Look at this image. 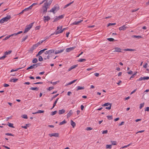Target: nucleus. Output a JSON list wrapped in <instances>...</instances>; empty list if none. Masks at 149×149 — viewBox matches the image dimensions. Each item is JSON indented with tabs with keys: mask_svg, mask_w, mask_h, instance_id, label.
<instances>
[{
	"mask_svg": "<svg viewBox=\"0 0 149 149\" xmlns=\"http://www.w3.org/2000/svg\"><path fill=\"white\" fill-rule=\"evenodd\" d=\"M11 18V16L10 15H8L6 17L3 18L0 20V23H3L4 22H7Z\"/></svg>",
	"mask_w": 149,
	"mask_h": 149,
	"instance_id": "1",
	"label": "nucleus"
},
{
	"mask_svg": "<svg viewBox=\"0 0 149 149\" xmlns=\"http://www.w3.org/2000/svg\"><path fill=\"white\" fill-rule=\"evenodd\" d=\"M49 6H48V4H46L45 3H44L42 7L43 14L45 13H47V9L48 8H49Z\"/></svg>",
	"mask_w": 149,
	"mask_h": 149,
	"instance_id": "2",
	"label": "nucleus"
},
{
	"mask_svg": "<svg viewBox=\"0 0 149 149\" xmlns=\"http://www.w3.org/2000/svg\"><path fill=\"white\" fill-rule=\"evenodd\" d=\"M109 106L108 107H107L105 108V109H110L112 106L111 103H109L108 102L105 103L104 104L102 105V106L103 107L107 106Z\"/></svg>",
	"mask_w": 149,
	"mask_h": 149,
	"instance_id": "3",
	"label": "nucleus"
},
{
	"mask_svg": "<svg viewBox=\"0 0 149 149\" xmlns=\"http://www.w3.org/2000/svg\"><path fill=\"white\" fill-rule=\"evenodd\" d=\"M66 29L65 28H64L62 30H58V31H55L54 33H52L51 34V35L49 36V37L51 36H52L54 35L55 34L56 35H57L59 33H62L63 31Z\"/></svg>",
	"mask_w": 149,
	"mask_h": 149,
	"instance_id": "4",
	"label": "nucleus"
},
{
	"mask_svg": "<svg viewBox=\"0 0 149 149\" xmlns=\"http://www.w3.org/2000/svg\"><path fill=\"white\" fill-rule=\"evenodd\" d=\"M55 50L54 49H51L47 51L44 53L45 55H50L54 52Z\"/></svg>",
	"mask_w": 149,
	"mask_h": 149,
	"instance_id": "5",
	"label": "nucleus"
},
{
	"mask_svg": "<svg viewBox=\"0 0 149 149\" xmlns=\"http://www.w3.org/2000/svg\"><path fill=\"white\" fill-rule=\"evenodd\" d=\"M49 135L51 137L52 136H55V137H58L59 134L57 133H52L49 134Z\"/></svg>",
	"mask_w": 149,
	"mask_h": 149,
	"instance_id": "6",
	"label": "nucleus"
},
{
	"mask_svg": "<svg viewBox=\"0 0 149 149\" xmlns=\"http://www.w3.org/2000/svg\"><path fill=\"white\" fill-rule=\"evenodd\" d=\"M128 27L126 26L125 25H123L122 26H121L119 28V30L120 31H124Z\"/></svg>",
	"mask_w": 149,
	"mask_h": 149,
	"instance_id": "7",
	"label": "nucleus"
},
{
	"mask_svg": "<svg viewBox=\"0 0 149 149\" xmlns=\"http://www.w3.org/2000/svg\"><path fill=\"white\" fill-rule=\"evenodd\" d=\"M75 47H74L66 48L65 49V51L67 52H70V51L73 50Z\"/></svg>",
	"mask_w": 149,
	"mask_h": 149,
	"instance_id": "8",
	"label": "nucleus"
},
{
	"mask_svg": "<svg viewBox=\"0 0 149 149\" xmlns=\"http://www.w3.org/2000/svg\"><path fill=\"white\" fill-rule=\"evenodd\" d=\"M115 50L114 51V52H122V49L120 48L117 47H116L115 48Z\"/></svg>",
	"mask_w": 149,
	"mask_h": 149,
	"instance_id": "9",
	"label": "nucleus"
},
{
	"mask_svg": "<svg viewBox=\"0 0 149 149\" xmlns=\"http://www.w3.org/2000/svg\"><path fill=\"white\" fill-rule=\"evenodd\" d=\"M47 1H46V2L44 3L46 4H48V6H50L53 0H47Z\"/></svg>",
	"mask_w": 149,
	"mask_h": 149,
	"instance_id": "10",
	"label": "nucleus"
},
{
	"mask_svg": "<svg viewBox=\"0 0 149 149\" xmlns=\"http://www.w3.org/2000/svg\"><path fill=\"white\" fill-rule=\"evenodd\" d=\"M149 79V77H141L139 79H138L137 81H141L142 80H144L145 79Z\"/></svg>",
	"mask_w": 149,
	"mask_h": 149,
	"instance_id": "11",
	"label": "nucleus"
},
{
	"mask_svg": "<svg viewBox=\"0 0 149 149\" xmlns=\"http://www.w3.org/2000/svg\"><path fill=\"white\" fill-rule=\"evenodd\" d=\"M73 112L72 110H70L67 114V118H68L72 114Z\"/></svg>",
	"mask_w": 149,
	"mask_h": 149,
	"instance_id": "12",
	"label": "nucleus"
},
{
	"mask_svg": "<svg viewBox=\"0 0 149 149\" xmlns=\"http://www.w3.org/2000/svg\"><path fill=\"white\" fill-rule=\"evenodd\" d=\"M47 49V48H45L44 49H42L40 50L38 53V54L36 56H37L38 55H40L43 52L45 51V50Z\"/></svg>",
	"mask_w": 149,
	"mask_h": 149,
	"instance_id": "13",
	"label": "nucleus"
},
{
	"mask_svg": "<svg viewBox=\"0 0 149 149\" xmlns=\"http://www.w3.org/2000/svg\"><path fill=\"white\" fill-rule=\"evenodd\" d=\"M64 50V49H62L60 50H56V51H54V53L55 54H58L60 53L63 52Z\"/></svg>",
	"mask_w": 149,
	"mask_h": 149,
	"instance_id": "14",
	"label": "nucleus"
},
{
	"mask_svg": "<svg viewBox=\"0 0 149 149\" xmlns=\"http://www.w3.org/2000/svg\"><path fill=\"white\" fill-rule=\"evenodd\" d=\"M44 17L45 18V19H44V20L45 22L46 21H49L50 19V17L48 16H44Z\"/></svg>",
	"mask_w": 149,
	"mask_h": 149,
	"instance_id": "15",
	"label": "nucleus"
},
{
	"mask_svg": "<svg viewBox=\"0 0 149 149\" xmlns=\"http://www.w3.org/2000/svg\"><path fill=\"white\" fill-rule=\"evenodd\" d=\"M53 8L55 11H57L59 9V6L58 5L56 4L54 6Z\"/></svg>",
	"mask_w": 149,
	"mask_h": 149,
	"instance_id": "16",
	"label": "nucleus"
},
{
	"mask_svg": "<svg viewBox=\"0 0 149 149\" xmlns=\"http://www.w3.org/2000/svg\"><path fill=\"white\" fill-rule=\"evenodd\" d=\"M65 112V110L63 109L61 110H59L58 111V114L60 115L64 113Z\"/></svg>",
	"mask_w": 149,
	"mask_h": 149,
	"instance_id": "17",
	"label": "nucleus"
},
{
	"mask_svg": "<svg viewBox=\"0 0 149 149\" xmlns=\"http://www.w3.org/2000/svg\"><path fill=\"white\" fill-rule=\"evenodd\" d=\"M30 125H31V124H26L25 126H21V127L22 128H24L25 129H26L28 127H29Z\"/></svg>",
	"mask_w": 149,
	"mask_h": 149,
	"instance_id": "18",
	"label": "nucleus"
},
{
	"mask_svg": "<svg viewBox=\"0 0 149 149\" xmlns=\"http://www.w3.org/2000/svg\"><path fill=\"white\" fill-rule=\"evenodd\" d=\"M132 38H135L138 39H139L141 38H142V36H136V35H133L132 36Z\"/></svg>",
	"mask_w": 149,
	"mask_h": 149,
	"instance_id": "19",
	"label": "nucleus"
},
{
	"mask_svg": "<svg viewBox=\"0 0 149 149\" xmlns=\"http://www.w3.org/2000/svg\"><path fill=\"white\" fill-rule=\"evenodd\" d=\"M84 89V86L81 87L80 86H78L77 87L76 90L77 91L80 90Z\"/></svg>",
	"mask_w": 149,
	"mask_h": 149,
	"instance_id": "20",
	"label": "nucleus"
},
{
	"mask_svg": "<svg viewBox=\"0 0 149 149\" xmlns=\"http://www.w3.org/2000/svg\"><path fill=\"white\" fill-rule=\"evenodd\" d=\"M18 80V79H14V78H13V79H11L10 80V82H17Z\"/></svg>",
	"mask_w": 149,
	"mask_h": 149,
	"instance_id": "21",
	"label": "nucleus"
},
{
	"mask_svg": "<svg viewBox=\"0 0 149 149\" xmlns=\"http://www.w3.org/2000/svg\"><path fill=\"white\" fill-rule=\"evenodd\" d=\"M71 125L72 126L73 128H74L76 125L75 123L73 122L72 120H71Z\"/></svg>",
	"mask_w": 149,
	"mask_h": 149,
	"instance_id": "22",
	"label": "nucleus"
},
{
	"mask_svg": "<svg viewBox=\"0 0 149 149\" xmlns=\"http://www.w3.org/2000/svg\"><path fill=\"white\" fill-rule=\"evenodd\" d=\"M29 89L33 91L36 90L37 91H38L39 89L37 87H31Z\"/></svg>",
	"mask_w": 149,
	"mask_h": 149,
	"instance_id": "23",
	"label": "nucleus"
},
{
	"mask_svg": "<svg viewBox=\"0 0 149 149\" xmlns=\"http://www.w3.org/2000/svg\"><path fill=\"white\" fill-rule=\"evenodd\" d=\"M59 99V98H58L55 101V102H54V103L53 104V106L52 108H51L52 109L54 108V107L56 106V104L58 101V100Z\"/></svg>",
	"mask_w": 149,
	"mask_h": 149,
	"instance_id": "24",
	"label": "nucleus"
},
{
	"mask_svg": "<svg viewBox=\"0 0 149 149\" xmlns=\"http://www.w3.org/2000/svg\"><path fill=\"white\" fill-rule=\"evenodd\" d=\"M38 61V59L36 58H34L32 60V62L33 63H36Z\"/></svg>",
	"mask_w": 149,
	"mask_h": 149,
	"instance_id": "25",
	"label": "nucleus"
},
{
	"mask_svg": "<svg viewBox=\"0 0 149 149\" xmlns=\"http://www.w3.org/2000/svg\"><path fill=\"white\" fill-rule=\"evenodd\" d=\"M11 50L8 51V52H6L4 53V54L6 56V55H8L10 54L12 52Z\"/></svg>",
	"mask_w": 149,
	"mask_h": 149,
	"instance_id": "26",
	"label": "nucleus"
},
{
	"mask_svg": "<svg viewBox=\"0 0 149 149\" xmlns=\"http://www.w3.org/2000/svg\"><path fill=\"white\" fill-rule=\"evenodd\" d=\"M73 2H74L73 1H72V2L65 5L64 7V8H67V7H68V6L71 5L72 3H73Z\"/></svg>",
	"mask_w": 149,
	"mask_h": 149,
	"instance_id": "27",
	"label": "nucleus"
},
{
	"mask_svg": "<svg viewBox=\"0 0 149 149\" xmlns=\"http://www.w3.org/2000/svg\"><path fill=\"white\" fill-rule=\"evenodd\" d=\"M28 37V36L27 35L26 36L24 37H23L22 39V42H23Z\"/></svg>",
	"mask_w": 149,
	"mask_h": 149,
	"instance_id": "28",
	"label": "nucleus"
},
{
	"mask_svg": "<svg viewBox=\"0 0 149 149\" xmlns=\"http://www.w3.org/2000/svg\"><path fill=\"white\" fill-rule=\"evenodd\" d=\"M66 123V121L65 120H64L62 122H61L59 124V125H63L64 124Z\"/></svg>",
	"mask_w": 149,
	"mask_h": 149,
	"instance_id": "29",
	"label": "nucleus"
},
{
	"mask_svg": "<svg viewBox=\"0 0 149 149\" xmlns=\"http://www.w3.org/2000/svg\"><path fill=\"white\" fill-rule=\"evenodd\" d=\"M30 29L28 27H26L25 29V30H24V33H26V32H28L29 30H30Z\"/></svg>",
	"mask_w": 149,
	"mask_h": 149,
	"instance_id": "30",
	"label": "nucleus"
},
{
	"mask_svg": "<svg viewBox=\"0 0 149 149\" xmlns=\"http://www.w3.org/2000/svg\"><path fill=\"white\" fill-rule=\"evenodd\" d=\"M124 51H133L135 50L134 49H125L123 50Z\"/></svg>",
	"mask_w": 149,
	"mask_h": 149,
	"instance_id": "31",
	"label": "nucleus"
},
{
	"mask_svg": "<svg viewBox=\"0 0 149 149\" xmlns=\"http://www.w3.org/2000/svg\"><path fill=\"white\" fill-rule=\"evenodd\" d=\"M8 125L9 127H12L13 128H14V127L13 126V124H12L8 122Z\"/></svg>",
	"mask_w": 149,
	"mask_h": 149,
	"instance_id": "32",
	"label": "nucleus"
},
{
	"mask_svg": "<svg viewBox=\"0 0 149 149\" xmlns=\"http://www.w3.org/2000/svg\"><path fill=\"white\" fill-rule=\"evenodd\" d=\"M33 22L31 23L28 26H27V27H28L30 29L33 26Z\"/></svg>",
	"mask_w": 149,
	"mask_h": 149,
	"instance_id": "33",
	"label": "nucleus"
},
{
	"mask_svg": "<svg viewBox=\"0 0 149 149\" xmlns=\"http://www.w3.org/2000/svg\"><path fill=\"white\" fill-rule=\"evenodd\" d=\"M111 142L112 145H116L117 144V142L115 141H111Z\"/></svg>",
	"mask_w": 149,
	"mask_h": 149,
	"instance_id": "34",
	"label": "nucleus"
},
{
	"mask_svg": "<svg viewBox=\"0 0 149 149\" xmlns=\"http://www.w3.org/2000/svg\"><path fill=\"white\" fill-rule=\"evenodd\" d=\"M59 95V94H57L54 95L51 99V101L53 99L57 97Z\"/></svg>",
	"mask_w": 149,
	"mask_h": 149,
	"instance_id": "35",
	"label": "nucleus"
},
{
	"mask_svg": "<svg viewBox=\"0 0 149 149\" xmlns=\"http://www.w3.org/2000/svg\"><path fill=\"white\" fill-rule=\"evenodd\" d=\"M31 9V8H30V7L27 8H25L24 9V11H28L29 10H30Z\"/></svg>",
	"mask_w": 149,
	"mask_h": 149,
	"instance_id": "36",
	"label": "nucleus"
},
{
	"mask_svg": "<svg viewBox=\"0 0 149 149\" xmlns=\"http://www.w3.org/2000/svg\"><path fill=\"white\" fill-rule=\"evenodd\" d=\"M144 105V103H141L140 105L139 108L141 109Z\"/></svg>",
	"mask_w": 149,
	"mask_h": 149,
	"instance_id": "37",
	"label": "nucleus"
},
{
	"mask_svg": "<svg viewBox=\"0 0 149 149\" xmlns=\"http://www.w3.org/2000/svg\"><path fill=\"white\" fill-rule=\"evenodd\" d=\"M57 113V111H52L51 112V115L52 116H53L55 114Z\"/></svg>",
	"mask_w": 149,
	"mask_h": 149,
	"instance_id": "38",
	"label": "nucleus"
},
{
	"mask_svg": "<svg viewBox=\"0 0 149 149\" xmlns=\"http://www.w3.org/2000/svg\"><path fill=\"white\" fill-rule=\"evenodd\" d=\"M116 24V23H109L108 24L107 26H110L114 25Z\"/></svg>",
	"mask_w": 149,
	"mask_h": 149,
	"instance_id": "39",
	"label": "nucleus"
},
{
	"mask_svg": "<svg viewBox=\"0 0 149 149\" xmlns=\"http://www.w3.org/2000/svg\"><path fill=\"white\" fill-rule=\"evenodd\" d=\"M106 148H107L111 149V147H112L111 145H106Z\"/></svg>",
	"mask_w": 149,
	"mask_h": 149,
	"instance_id": "40",
	"label": "nucleus"
},
{
	"mask_svg": "<svg viewBox=\"0 0 149 149\" xmlns=\"http://www.w3.org/2000/svg\"><path fill=\"white\" fill-rule=\"evenodd\" d=\"M38 60L40 61H43V58L41 56H39Z\"/></svg>",
	"mask_w": 149,
	"mask_h": 149,
	"instance_id": "41",
	"label": "nucleus"
},
{
	"mask_svg": "<svg viewBox=\"0 0 149 149\" xmlns=\"http://www.w3.org/2000/svg\"><path fill=\"white\" fill-rule=\"evenodd\" d=\"M78 65L77 64V65H72L71 67V69H73L76 68V67H77V66Z\"/></svg>",
	"mask_w": 149,
	"mask_h": 149,
	"instance_id": "42",
	"label": "nucleus"
},
{
	"mask_svg": "<svg viewBox=\"0 0 149 149\" xmlns=\"http://www.w3.org/2000/svg\"><path fill=\"white\" fill-rule=\"evenodd\" d=\"M107 39V40H108L110 42H112V41H113L114 40L112 38H108Z\"/></svg>",
	"mask_w": 149,
	"mask_h": 149,
	"instance_id": "43",
	"label": "nucleus"
},
{
	"mask_svg": "<svg viewBox=\"0 0 149 149\" xmlns=\"http://www.w3.org/2000/svg\"><path fill=\"white\" fill-rule=\"evenodd\" d=\"M86 61V59H80L78 61L79 62H82L83 61Z\"/></svg>",
	"mask_w": 149,
	"mask_h": 149,
	"instance_id": "44",
	"label": "nucleus"
},
{
	"mask_svg": "<svg viewBox=\"0 0 149 149\" xmlns=\"http://www.w3.org/2000/svg\"><path fill=\"white\" fill-rule=\"evenodd\" d=\"M132 144V143H130V144H129L128 145H127V146H123V147H122L121 148H127V147H128L130 145H131V144Z\"/></svg>",
	"mask_w": 149,
	"mask_h": 149,
	"instance_id": "45",
	"label": "nucleus"
},
{
	"mask_svg": "<svg viewBox=\"0 0 149 149\" xmlns=\"http://www.w3.org/2000/svg\"><path fill=\"white\" fill-rule=\"evenodd\" d=\"M22 117L24 118L27 119L28 118L27 115L26 114L23 115Z\"/></svg>",
	"mask_w": 149,
	"mask_h": 149,
	"instance_id": "46",
	"label": "nucleus"
},
{
	"mask_svg": "<svg viewBox=\"0 0 149 149\" xmlns=\"http://www.w3.org/2000/svg\"><path fill=\"white\" fill-rule=\"evenodd\" d=\"M44 112V111H42L41 110H39L37 112V113H43Z\"/></svg>",
	"mask_w": 149,
	"mask_h": 149,
	"instance_id": "47",
	"label": "nucleus"
},
{
	"mask_svg": "<svg viewBox=\"0 0 149 149\" xmlns=\"http://www.w3.org/2000/svg\"><path fill=\"white\" fill-rule=\"evenodd\" d=\"M107 117L109 120H112L113 119L111 116H107Z\"/></svg>",
	"mask_w": 149,
	"mask_h": 149,
	"instance_id": "48",
	"label": "nucleus"
},
{
	"mask_svg": "<svg viewBox=\"0 0 149 149\" xmlns=\"http://www.w3.org/2000/svg\"><path fill=\"white\" fill-rule=\"evenodd\" d=\"M6 57V56L4 54V56L0 58V60H3Z\"/></svg>",
	"mask_w": 149,
	"mask_h": 149,
	"instance_id": "49",
	"label": "nucleus"
},
{
	"mask_svg": "<svg viewBox=\"0 0 149 149\" xmlns=\"http://www.w3.org/2000/svg\"><path fill=\"white\" fill-rule=\"evenodd\" d=\"M10 36V35L6 36L5 38L3 39V40H5L8 39Z\"/></svg>",
	"mask_w": 149,
	"mask_h": 149,
	"instance_id": "50",
	"label": "nucleus"
},
{
	"mask_svg": "<svg viewBox=\"0 0 149 149\" xmlns=\"http://www.w3.org/2000/svg\"><path fill=\"white\" fill-rule=\"evenodd\" d=\"M64 17V15H61L59 16L58 17L59 19H60L63 18Z\"/></svg>",
	"mask_w": 149,
	"mask_h": 149,
	"instance_id": "51",
	"label": "nucleus"
},
{
	"mask_svg": "<svg viewBox=\"0 0 149 149\" xmlns=\"http://www.w3.org/2000/svg\"><path fill=\"white\" fill-rule=\"evenodd\" d=\"M39 45L38 44V43H37L36 44H35V45H34L33 46V48L34 47H35H35H38Z\"/></svg>",
	"mask_w": 149,
	"mask_h": 149,
	"instance_id": "52",
	"label": "nucleus"
},
{
	"mask_svg": "<svg viewBox=\"0 0 149 149\" xmlns=\"http://www.w3.org/2000/svg\"><path fill=\"white\" fill-rule=\"evenodd\" d=\"M45 40H41L39 41V42H38V44L39 45H40Z\"/></svg>",
	"mask_w": 149,
	"mask_h": 149,
	"instance_id": "53",
	"label": "nucleus"
},
{
	"mask_svg": "<svg viewBox=\"0 0 149 149\" xmlns=\"http://www.w3.org/2000/svg\"><path fill=\"white\" fill-rule=\"evenodd\" d=\"M59 19L58 17H56L54 19V21H53V22H55L59 20Z\"/></svg>",
	"mask_w": 149,
	"mask_h": 149,
	"instance_id": "54",
	"label": "nucleus"
},
{
	"mask_svg": "<svg viewBox=\"0 0 149 149\" xmlns=\"http://www.w3.org/2000/svg\"><path fill=\"white\" fill-rule=\"evenodd\" d=\"M54 11L55 10H54V8H53L51 9L50 10L49 12H53L54 14L55 13L54 12Z\"/></svg>",
	"mask_w": 149,
	"mask_h": 149,
	"instance_id": "55",
	"label": "nucleus"
},
{
	"mask_svg": "<svg viewBox=\"0 0 149 149\" xmlns=\"http://www.w3.org/2000/svg\"><path fill=\"white\" fill-rule=\"evenodd\" d=\"M54 88V87H53V86H52V87H49L48 89H47L49 90V91H51V90H52V89H53Z\"/></svg>",
	"mask_w": 149,
	"mask_h": 149,
	"instance_id": "56",
	"label": "nucleus"
},
{
	"mask_svg": "<svg viewBox=\"0 0 149 149\" xmlns=\"http://www.w3.org/2000/svg\"><path fill=\"white\" fill-rule=\"evenodd\" d=\"M148 63H146L145 64L143 65V67L145 68H146L148 66Z\"/></svg>",
	"mask_w": 149,
	"mask_h": 149,
	"instance_id": "57",
	"label": "nucleus"
},
{
	"mask_svg": "<svg viewBox=\"0 0 149 149\" xmlns=\"http://www.w3.org/2000/svg\"><path fill=\"white\" fill-rule=\"evenodd\" d=\"M108 132L107 130H106L104 131H103L102 132V134H107Z\"/></svg>",
	"mask_w": 149,
	"mask_h": 149,
	"instance_id": "58",
	"label": "nucleus"
},
{
	"mask_svg": "<svg viewBox=\"0 0 149 149\" xmlns=\"http://www.w3.org/2000/svg\"><path fill=\"white\" fill-rule=\"evenodd\" d=\"M62 26H58L57 27V31L59 30V29H60V30H62Z\"/></svg>",
	"mask_w": 149,
	"mask_h": 149,
	"instance_id": "59",
	"label": "nucleus"
},
{
	"mask_svg": "<svg viewBox=\"0 0 149 149\" xmlns=\"http://www.w3.org/2000/svg\"><path fill=\"white\" fill-rule=\"evenodd\" d=\"M139 9V8H138L136 10H135V9L132 10H131V12L132 13L134 12H136V11H138Z\"/></svg>",
	"mask_w": 149,
	"mask_h": 149,
	"instance_id": "60",
	"label": "nucleus"
},
{
	"mask_svg": "<svg viewBox=\"0 0 149 149\" xmlns=\"http://www.w3.org/2000/svg\"><path fill=\"white\" fill-rule=\"evenodd\" d=\"M37 4L36 3H33V4H32L29 7H30V8H31V9H32V7L33 6H34V5H36V4Z\"/></svg>",
	"mask_w": 149,
	"mask_h": 149,
	"instance_id": "61",
	"label": "nucleus"
},
{
	"mask_svg": "<svg viewBox=\"0 0 149 149\" xmlns=\"http://www.w3.org/2000/svg\"><path fill=\"white\" fill-rule=\"evenodd\" d=\"M86 129L87 130H91L92 129V128H91V127H87L86 128Z\"/></svg>",
	"mask_w": 149,
	"mask_h": 149,
	"instance_id": "62",
	"label": "nucleus"
},
{
	"mask_svg": "<svg viewBox=\"0 0 149 149\" xmlns=\"http://www.w3.org/2000/svg\"><path fill=\"white\" fill-rule=\"evenodd\" d=\"M33 69V68L32 66V65H31L29 67H28L26 70H29V69Z\"/></svg>",
	"mask_w": 149,
	"mask_h": 149,
	"instance_id": "63",
	"label": "nucleus"
},
{
	"mask_svg": "<svg viewBox=\"0 0 149 149\" xmlns=\"http://www.w3.org/2000/svg\"><path fill=\"white\" fill-rule=\"evenodd\" d=\"M145 111H149V107H147L146 109H145Z\"/></svg>",
	"mask_w": 149,
	"mask_h": 149,
	"instance_id": "64",
	"label": "nucleus"
}]
</instances>
